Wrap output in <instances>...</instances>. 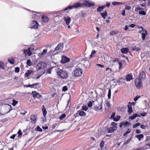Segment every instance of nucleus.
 I'll use <instances>...</instances> for the list:
<instances>
[{"instance_id":"a211bd4d","label":"nucleus","mask_w":150,"mask_h":150,"mask_svg":"<svg viewBox=\"0 0 150 150\" xmlns=\"http://www.w3.org/2000/svg\"><path fill=\"white\" fill-rule=\"evenodd\" d=\"M132 77L131 74H128L126 77V80L127 81H129L132 79Z\"/></svg>"},{"instance_id":"6e6552de","label":"nucleus","mask_w":150,"mask_h":150,"mask_svg":"<svg viewBox=\"0 0 150 150\" xmlns=\"http://www.w3.org/2000/svg\"><path fill=\"white\" fill-rule=\"evenodd\" d=\"M146 78V74L144 72L141 71L140 73L139 79L141 80H144Z\"/></svg>"},{"instance_id":"052dcab7","label":"nucleus","mask_w":150,"mask_h":150,"mask_svg":"<svg viewBox=\"0 0 150 150\" xmlns=\"http://www.w3.org/2000/svg\"><path fill=\"white\" fill-rule=\"evenodd\" d=\"M118 64L119 65V69H120L122 68V63L118 61Z\"/></svg>"},{"instance_id":"72a5a7b5","label":"nucleus","mask_w":150,"mask_h":150,"mask_svg":"<svg viewBox=\"0 0 150 150\" xmlns=\"http://www.w3.org/2000/svg\"><path fill=\"white\" fill-rule=\"evenodd\" d=\"M120 117L119 115H117V116L116 118V117H114L113 118V120L114 121L117 122L120 119Z\"/></svg>"},{"instance_id":"5701e85b","label":"nucleus","mask_w":150,"mask_h":150,"mask_svg":"<svg viewBox=\"0 0 150 150\" xmlns=\"http://www.w3.org/2000/svg\"><path fill=\"white\" fill-rule=\"evenodd\" d=\"M100 14L104 19H105L106 17L107 16V13L106 11L103 13H100Z\"/></svg>"},{"instance_id":"aec40b11","label":"nucleus","mask_w":150,"mask_h":150,"mask_svg":"<svg viewBox=\"0 0 150 150\" xmlns=\"http://www.w3.org/2000/svg\"><path fill=\"white\" fill-rule=\"evenodd\" d=\"M135 137L137 138L139 141H140L141 138H144V136L143 134H141L135 135Z\"/></svg>"},{"instance_id":"f3484780","label":"nucleus","mask_w":150,"mask_h":150,"mask_svg":"<svg viewBox=\"0 0 150 150\" xmlns=\"http://www.w3.org/2000/svg\"><path fill=\"white\" fill-rule=\"evenodd\" d=\"M31 122L32 123H34L36 120V116L34 115H31L30 117Z\"/></svg>"},{"instance_id":"338daca9","label":"nucleus","mask_w":150,"mask_h":150,"mask_svg":"<svg viewBox=\"0 0 150 150\" xmlns=\"http://www.w3.org/2000/svg\"><path fill=\"white\" fill-rule=\"evenodd\" d=\"M146 115V113L145 112H142L141 114V115L142 116H144Z\"/></svg>"},{"instance_id":"cd10ccee","label":"nucleus","mask_w":150,"mask_h":150,"mask_svg":"<svg viewBox=\"0 0 150 150\" xmlns=\"http://www.w3.org/2000/svg\"><path fill=\"white\" fill-rule=\"evenodd\" d=\"M54 68V67H51L50 68H49L47 69L46 71V72L47 73H49L50 74H51V70L53 68Z\"/></svg>"},{"instance_id":"0e129e2a","label":"nucleus","mask_w":150,"mask_h":150,"mask_svg":"<svg viewBox=\"0 0 150 150\" xmlns=\"http://www.w3.org/2000/svg\"><path fill=\"white\" fill-rule=\"evenodd\" d=\"M115 112H113L111 115L110 117V118H113H113L114 117V116H115Z\"/></svg>"},{"instance_id":"864d4df0","label":"nucleus","mask_w":150,"mask_h":150,"mask_svg":"<svg viewBox=\"0 0 150 150\" xmlns=\"http://www.w3.org/2000/svg\"><path fill=\"white\" fill-rule=\"evenodd\" d=\"M20 71V69L19 67H16L15 68V71L16 73H18Z\"/></svg>"},{"instance_id":"58836bf2","label":"nucleus","mask_w":150,"mask_h":150,"mask_svg":"<svg viewBox=\"0 0 150 150\" xmlns=\"http://www.w3.org/2000/svg\"><path fill=\"white\" fill-rule=\"evenodd\" d=\"M35 130L37 131H39L41 132L42 130L41 128L39 126H38L37 127L35 128Z\"/></svg>"},{"instance_id":"c9c22d12","label":"nucleus","mask_w":150,"mask_h":150,"mask_svg":"<svg viewBox=\"0 0 150 150\" xmlns=\"http://www.w3.org/2000/svg\"><path fill=\"white\" fill-rule=\"evenodd\" d=\"M94 102L93 101H89V102L88 103V106L89 107L91 108V107L93 105L92 103H94Z\"/></svg>"},{"instance_id":"393cba45","label":"nucleus","mask_w":150,"mask_h":150,"mask_svg":"<svg viewBox=\"0 0 150 150\" xmlns=\"http://www.w3.org/2000/svg\"><path fill=\"white\" fill-rule=\"evenodd\" d=\"M33 13H34V14H33V15H34L35 16H34V17H32V18H33V19H38L39 18V16L38 15H36L35 13H38L37 12H35V11H32Z\"/></svg>"},{"instance_id":"423d86ee","label":"nucleus","mask_w":150,"mask_h":150,"mask_svg":"<svg viewBox=\"0 0 150 150\" xmlns=\"http://www.w3.org/2000/svg\"><path fill=\"white\" fill-rule=\"evenodd\" d=\"M33 50V48L29 47L27 49H24L23 51L25 55H28V56H30L32 54L31 51Z\"/></svg>"},{"instance_id":"0eeeda50","label":"nucleus","mask_w":150,"mask_h":150,"mask_svg":"<svg viewBox=\"0 0 150 150\" xmlns=\"http://www.w3.org/2000/svg\"><path fill=\"white\" fill-rule=\"evenodd\" d=\"M69 61L70 59L69 58L66 56H63L61 60V63L64 64L69 62Z\"/></svg>"},{"instance_id":"4c0bfd02","label":"nucleus","mask_w":150,"mask_h":150,"mask_svg":"<svg viewBox=\"0 0 150 150\" xmlns=\"http://www.w3.org/2000/svg\"><path fill=\"white\" fill-rule=\"evenodd\" d=\"M66 116V114H62L59 117V119L60 120H62Z\"/></svg>"},{"instance_id":"f03ea898","label":"nucleus","mask_w":150,"mask_h":150,"mask_svg":"<svg viewBox=\"0 0 150 150\" xmlns=\"http://www.w3.org/2000/svg\"><path fill=\"white\" fill-rule=\"evenodd\" d=\"M82 73V69L79 68H77L75 69L73 72V76L74 77H78L80 76Z\"/></svg>"},{"instance_id":"a878e982","label":"nucleus","mask_w":150,"mask_h":150,"mask_svg":"<svg viewBox=\"0 0 150 150\" xmlns=\"http://www.w3.org/2000/svg\"><path fill=\"white\" fill-rule=\"evenodd\" d=\"M127 107L128 108V112L130 114L133 112V110L132 109V107L128 105L127 106Z\"/></svg>"},{"instance_id":"2f4dec72","label":"nucleus","mask_w":150,"mask_h":150,"mask_svg":"<svg viewBox=\"0 0 150 150\" xmlns=\"http://www.w3.org/2000/svg\"><path fill=\"white\" fill-rule=\"evenodd\" d=\"M132 50L133 51L135 50L137 51H138L140 50V48L139 47H137L134 46L132 47Z\"/></svg>"},{"instance_id":"4be33fe9","label":"nucleus","mask_w":150,"mask_h":150,"mask_svg":"<svg viewBox=\"0 0 150 150\" xmlns=\"http://www.w3.org/2000/svg\"><path fill=\"white\" fill-rule=\"evenodd\" d=\"M43 108L42 109V110L43 112V115L44 117H45L47 114V111H46V108H45L44 105H43Z\"/></svg>"},{"instance_id":"4468645a","label":"nucleus","mask_w":150,"mask_h":150,"mask_svg":"<svg viewBox=\"0 0 150 150\" xmlns=\"http://www.w3.org/2000/svg\"><path fill=\"white\" fill-rule=\"evenodd\" d=\"M4 108L7 110H9V111L6 112V113L9 112L12 110L11 106L8 104L5 105L4 106Z\"/></svg>"},{"instance_id":"09e8293b","label":"nucleus","mask_w":150,"mask_h":150,"mask_svg":"<svg viewBox=\"0 0 150 150\" xmlns=\"http://www.w3.org/2000/svg\"><path fill=\"white\" fill-rule=\"evenodd\" d=\"M47 52V50L44 49L42 52L40 54V55L42 56L44 54H45Z\"/></svg>"},{"instance_id":"b1692460","label":"nucleus","mask_w":150,"mask_h":150,"mask_svg":"<svg viewBox=\"0 0 150 150\" xmlns=\"http://www.w3.org/2000/svg\"><path fill=\"white\" fill-rule=\"evenodd\" d=\"M79 115L80 116H83L85 115V112L82 110H79L78 111Z\"/></svg>"},{"instance_id":"20e7f679","label":"nucleus","mask_w":150,"mask_h":150,"mask_svg":"<svg viewBox=\"0 0 150 150\" xmlns=\"http://www.w3.org/2000/svg\"><path fill=\"white\" fill-rule=\"evenodd\" d=\"M47 66V64L43 62H42L38 63L36 67L37 70L43 68H45Z\"/></svg>"},{"instance_id":"f704fd0d","label":"nucleus","mask_w":150,"mask_h":150,"mask_svg":"<svg viewBox=\"0 0 150 150\" xmlns=\"http://www.w3.org/2000/svg\"><path fill=\"white\" fill-rule=\"evenodd\" d=\"M111 90L110 88H109L108 89V99H110L111 97Z\"/></svg>"},{"instance_id":"39448f33","label":"nucleus","mask_w":150,"mask_h":150,"mask_svg":"<svg viewBox=\"0 0 150 150\" xmlns=\"http://www.w3.org/2000/svg\"><path fill=\"white\" fill-rule=\"evenodd\" d=\"M141 80L139 79H136L135 80V84L136 87L139 89H140L142 87V84Z\"/></svg>"},{"instance_id":"e2e57ef3","label":"nucleus","mask_w":150,"mask_h":150,"mask_svg":"<svg viewBox=\"0 0 150 150\" xmlns=\"http://www.w3.org/2000/svg\"><path fill=\"white\" fill-rule=\"evenodd\" d=\"M26 87H31L32 88L33 87V85H28L25 86Z\"/></svg>"},{"instance_id":"6ab92c4d","label":"nucleus","mask_w":150,"mask_h":150,"mask_svg":"<svg viewBox=\"0 0 150 150\" xmlns=\"http://www.w3.org/2000/svg\"><path fill=\"white\" fill-rule=\"evenodd\" d=\"M42 18L43 21L45 23L49 21L48 18L45 16H42Z\"/></svg>"},{"instance_id":"ddd939ff","label":"nucleus","mask_w":150,"mask_h":150,"mask_svg":"<svg viewBox=\"0 0 150 150\" xmlns=\"http://www.w3.org/2000/svg\"><path fill=\"white\" fill-rule=\"evenodd\" d=\"M102 108V105L98 103V105H94L93 109L96 110H100Z\"/></svg>"},{"instance_id":"1a4fd4ad","label":"nucleus","mask_w":150,"mask_h":150,"mask_svg":"<svg viewBox=\"0 0 150 150\" xmlns=\"http://www.w3.org/2000/svg\"><path fill=\"white\" fill-rule=\"evenodd\" d=\"M63 43H59L55 49V50L60 51L63 50Z\"/></svg>"},{"instance_id":"69168bd1","label":"nucleus","mask_w":150,"mask_h":150,"mask_svg":"<svg viewBox=\"0 0 150 150\" xmlns=\"http://www.w3.org/2000/svg\"><path fill=\"white\" fill-rule=\"evenodd\" d=\"M131 8V7L129 6H126L125 8V9L126 10H129Z\"/></svg>"},{"instance_id":"473e14b6","label":"nucleus","mask_w":150,"mask_h":150,"mask_svg":"<svg viewBox=\"0 0 150 150\" xmlns=\"http://www.w3.org/2000/svg\"><path fill=\"white\" fill-rule=\"evenodd\" d=\"M132 138L131 137H130L127 140V141L124 143L123 145H125L127 144L128 143H129V142L130 141L132 140Z\"/></svg>"},{"instance_id":"5fc2aeb1","label":"nucleus","mask_w":150,"mask_h":150,"mask_svg":"<svg viewBox=\"0 0 150 150\" xmlns=\"http://www.w3.org/2000/svg\"><path fill=\"white\" fill-rule=\"evenodd\" d=\"M134 114L132 116L129 117V118L132 120H133L135 118Z\"/></svg>"},{"instance_id":"3c124183","label":"nucleus","mask_w":150,"mask_h":150,"mask_svg":"<svg viewBox=\"0 0 150 150\" xmlns=\"http://www.w3.org/2000/svg\"><path fill=\"white\" fill-rule=\"evenodd\" d=\"M143 9L142 8H140L139 6L137 7H136L135 10L136 11H137L138 10H142Z\"/></svg>"},{"instance_id":"bf43d9fd","label":"nucleus","mask_w":150,"mask_h":150,"mask_svg":"<svg viewBox=\"0 0 150 150\" xmlns=\"http://www.w3.org/2000/svg\"><path fill=\"white\" fill-rule=\"evenodd\" d=\"M140 97V96H137L135 97L134 99V101H136L137 99Z\"/></svg>"},{"instance_id":"a19ab883","label":"nucleus","mask_w":150,"mask_h":150,"mask_svg":"<svg viewBox=\"0 0 150 150\" xmlns=\"http://www.w3.org/2000/svg\"><path fill=\"white\" fill-rule=\"evenodd\" d=\"M13 103H12V105L13 106H15L18 103V101L15 100H13Z\"/></svg>"},{"instance_id":"680f3d73","label":"nucleus","mask_w":150,"mask_h":150,"mask_svg":"<svg viewBox=\"0 0 150 150\" xmlns=\"http://www.w3.org/2000/svg\"><path fill=\"white\" fill-rule=\"evenodd\" d=\"M111 125L112 126H117V124L114 122H112L111 123Z\"/></svg>"},{"instance_id":"7c9ffc66","label":"nucleus","mask_w":150,"mask_h":150,"mask_svg":"<svg viewBox=\"0 0 150 150\" xmlns=\"http://www.w3.org/2000/svg\"><path fill=\"white\" fill-rule=\"evenodd\" d=\"M144 33H142V39L143 40H144L146 37L145 34L146 33L147 31L146 30H144Z\"/></svg>"},{"instance_id":"774afa93","label":"nucleus","mask_w":150,"mask_h":150,"mask_svg":"<svg viewBox=\"0 0 150 150\" xmlns=\"http://www.w3.org/2000/svg\"><path fill=\"white\" fill-rule=\"evenodd\" d=\"M106 104L107 105V106L108 107L110 106V103L107 100V101L106 102Z\"/></svg>"},{"instance_id":"4d7b16f0","label":"nucleus","mask_w":150,"mask_h":150,"mask_svg":"<svg viewBox=\"0 0 150 150\" xmlns=\"http://www.w3.org/2000/svg\"><path fill=\"white\" fill-rule=\"evenodd\" d=\"M124 126H126L128 125H130V123L128 122L127 121L125 122H124Z\"/></svg>"},{"instance_id":"f257e3e1","label":"nucleus","mask_w":150,"mask_h":150,"mask_svg":"<svg viewBox=\"0 0 150 150\" xmlns=\"http://www.w3.org/2000/svg\"><path fill=\"white\" fill-rule=\"evenodd\" d=\"M54 69L58 76L62 79H65L68 76L67 72L60 69L58 66L54 67Z\"/></svg>"},{"instance_id":"de8ad7c7","label":"nucleus","mask_w":150,"mask_h":150,"mask_svg":"<svg viewBox=\"0 0 150 150\" xmlns=\"http://www.w3.org/2000/svg\"><path fill=\"white\" fill-rule=\"evenodd\" d=\"M120 4V3L116 1H113L112 3V5L114 6L119 5Z\"/></svg>"},{"instance_id":"2eb2a0df","label":"nucleus","mask_w":150,"mask_h":150,"mask_svg":"<svg viewBox=\"0 0 150 150\" xmlns=\"http://www.w3.org/2000/svg\"><path fill=\"white\" fill-rule=\"evenodd\" d=\"M64 19L66 22L67 25H68L69 24L71 21V18L69 16L64 17Z\"/></svg>"},{"instance_id":"c85d7f7f","label":"nucleus","mask_w":150,"mask_h":150,"mask_svg":"<svg viewBox=\"0 0 150 150\" xmlns=\"http://www.w3.org/2000/svg\"><path fill=\"white\" fill-rule=\"evenodd\" d=\"M8 61L11 64H14V59L13 58H9L8 59Z\"/></svg>"},{"instance_id":"f8f14e48","label":"nucleus","mask_w":150,"mask_h":150,"mask_svg":"<svg viewBox=\"0 0 150 150\" xmlns=\"http://www.w3.org/2000/svg\"><path fill=\"white\" fill-rule=\"evenodd\" d=\"M94 5V4L91 1H90L88 0H87V1H86V6L89 7H91L93 6Z\"/></svg>"},{"instance_id":"9d476101","label":"nucleus","mask_w":150,"mask_h":150,"mask_svg":"<svg viewBox=\"0 0 150 150\" xmlns=\"http://www.w3.org/2000/svg\"><path fill=\"white\" fill-rule=\"evenodd\" d=\"M31 28L36 29L38 27V24L37 22L35 20H33L31 25Z\"/></svg>"},{"instance_id":"6e6d98bb","label":"nucleus","mask_w":150,"mask_h":150,"mask_svg":"<svg viewBox=\"0 0 150 150\" xmlns=\"http://www.w3.org/2000/svg\"><path fill=\"white\" fill-rule=\"evenodd\" d=\"M68 90L67 86H64L62 88V91H66Z\"/></svg>"},{"instance_id":"49530a36","label":"nucleus","mask_w":150,"mask_h":150,"mask_svg":"<svg viewBox=\"0 0 150 150\" xmlns=\"http://www.w3.org/2000/svg\"><path fill=\"white\" fill-rule=\"evenodd\" d=\"M108 132L109 133H112L114 132V130H113L111 127L108 128Z\"/></svg>"},{"instance_id":"e433bc0d","label":"nucleus","mask_w":150,"mask_h":150,"mask_svg":"<svg viewBox=\"0 0 150 150\" xmlns=\"http://www.w3.org/2000/svg\"><path fill=\"white\" fill-rule=\"evenodd\" d=\"M104 141H102L100 144V147L101 149H102L104 146Z\"/></svg>"},{"instance_id":"c756f323","label":"nucleus","mask_w":150,"mask_h":150,"mask_svg":"<svg viewBox=\"0 0 150 150\" xmlns=\"http://www.w3.org/2000/svg\"><path fill=\"white\" fill-rule=\"evenodd\" d=\"M96 52V51L95 50H93L92 51L91 54L90 55V59L93 57L94 54Z\"/></svg>"},{"instance_id":"dca6fc26","label":"nucleus","mask_w":150,"mask_h":150,"mask_svg":"<svg viewBox=\"0 0 150 150\" xmlns=\"http://www.w3.org/2000/svg\"><path fill=\"white\" fill-rule=\"evenodd\" d=\"M33 73V71L32 70H28L27 71L25 74V76L28 77L32 73Z\"/></svg>"},{"instance_id":"9b49d317","label":"nucleus","mask_w":150,"mask_h":150,"mask_svg":"<svg viewBox=\"0 0 150 150\" xmlns=\"http://www.w3.org/2000/svg\"><path fill=\"white\" fill-rule=\"evenodd\" d=\"M32 94L34 98H40L41 97V95H40L38 93H37L35 91H33Z\"/></svg>"},{"instance_id":"79ce46f5","label":"nucleus","mask_w":150,"mask_h":150,"mask_svg":"<svg viewBox=\"0 0 150 150\" xmlns=\"http://www.w3.org/2000/svg\"><path fill=\"white\" fill-rule=\"evenodd\" d=\"M110 34L112 35H115L117 34V32L115 30H112L110 33Z\"/></svg>"},{"instance_id":"a18cd8bd","label":"nucleus","mask_w":150,"mask_h":150,"mask_svg":"<svg viewBox=\"0 0 150 150\" xmlns=\"http://www.w3.org/2000/svg\"><path fill=\"white\" fill-rule=\"evenodd\" d=\"M139 13L140 15H145L146 14V13L144 11H139Z\"/></svg>"},{"instance_id":"bb28decb","label":"nucleus","mask_w":150,"mask_h":150,"mask_svg":"<svg viewBox=\"0 0 150 150\" xmlns=\"http://www.w3.org/2000/svg\"><path fill=\"white\" fill-rule=\"evenodd\" d=\"M5 64L2 62L0 61V68L2 69H4Z\"/></svg>"},{"instance_id":"7ed1b4c3","label":"nucleus","mask_w":150,"mask_h":150,"mask_svg":"<svg viewBox=\"0 0 150 150\" xmlns=\"http://www.w3.org/2000/svg\"><path fill=\"white\" fill-rule=\"evenodd\" d=\"M82 4L81 3H77L73 5L69 6L65 8L64 10L63 11H67L68 9H71L74 8H76L79 7H81L82 6Z\"/></svg>"},{"instance_id":"ea45409f","label":"nucleus","mask_w":150,"mask_h":150,"mask_svg":"<svg viewBox=\"0 0 150 150\" xmlns=\"http://www.w3.org/2000/svg\"><path fill=\"white\" fill-rule=\"evenodd\" d=\"M26 63L27 65H28L29 66H30L32 65V63L31 61V60L30 59H28L27 62Z\"/></svg>"},{"instance_id":"8fccbe9b","label":"nucleus","mask_w":150,"mask_h":150,"mask_svg":"<svg viewBox=\"0 0 150 150\" xmlns=\"http://www.w3.org/2000/svg\"><path fill=\"white\" fill-rule=\"evenodd\" d=\"M140 125V123H137L135 124L133 126V128H135L137 127L138 126Z\"/></svg>"},{"instance_id":"412c9836","label":"nucleus","mask_w":150,"mask_h":150,"mask_svg":"<svg viewBox=\"0 0 150 150\" xmlns=\"http://www.w3.org/2000/svg\"><path fill=\"white\" fill-rule=\"evenodd\" d=\"M129 51V49L127 48H123L121 50L122 53L124 54L127 53Z\"/></svg>"},{"instance_id":"c03bdc74","label":"nucleus","mask_w":150,"mask_h":150,"mask_svg":"<svg viewBox=\"0 0 150 150\" xmlns=\"http://www.w3.org/2000/svg\"><path fill=\"white\" fill-rule=\"evenodd\" d=\"M131 129H128L127 131L123 134V136H125L127 134H129L130 132Z\"/></svg>"},{"instance_id":"603ef678","label":"nucleus","mask_w":150,"mask_h":150,"mask_svg":"<svg viewBox=\"0 0 150 150\" xmlns=\"http://www.w3.org/2000/svg\"><path fill=\"white\" fill-rule=\"evenodd\" d=\"M103 10V8H102L100 6L98 8L97 11L98 12H101Z\"/></svg>"},{"instance_id":"37998d69","label":"nucleus","mask_w":150,"mask_h":150,"mask_svg":"<svg viewBox=\"0 0 150 150\" xmlns=\"http://www.w3.org/2000/svg\"><path fill=\"white\" fill-rule=\"evenodd\" d=\"M88 109V107L86 105H83L82 107V110L85 111H86Z\"/></svg>"},{"instance_id":"13d9d810","label":"nucleus","mask_w":150,"mask_h":150,"mask_svg":"<svg viewBox=\"0 0 150 150\" xmlns=\"http://www.w3.org/2000/svg\"><path fill=\"white\" fill-rule=\"evenodd\" d=\"M145 149L144 147H140L138 149H136L135 150H144Z\"/></svg>"}]
</instances>
